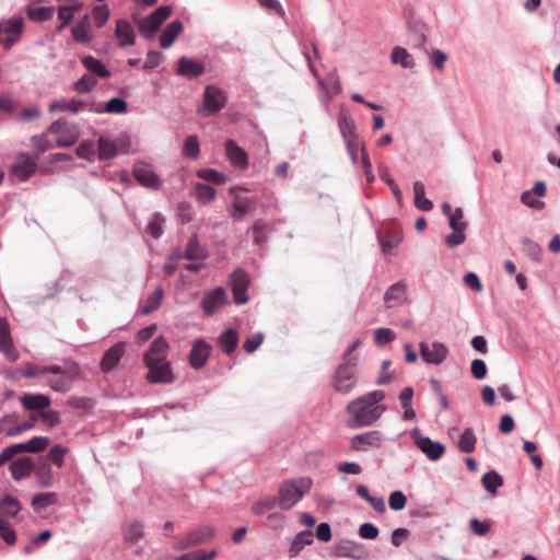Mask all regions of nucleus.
Instances as JSON below:
<instances>
[{"label":"nucleus","instance_id":"7","mask_svg":"<svg viewBox=\"0 0 560 560\" xmlns=\"http://www.w3.org/2000/svg\"><path fill=\"white\" fill-rule=\"evenodd\" d=\"M357 363L353 360H347L341 363L334 376V387L338 393H350L357 383Z\"/></svg>","mask_w":560,"mask_h":560},{"label":"nucleus","instance_id":"39","mask_svg":"<svg viewBox=\"0 0 560 560\" xmlns=\"http://www.w3.org/2000/svg\"><path fill=\"white\" fill-rule=\"evenodd\" d=\"M339 131L347 143V140L358 141L355 124L348 114H341L338 119Z\"/></svg>","mask_w":560,"mask_h":560},{"label":"nucleus","instance_id":"50","mask_svg":"<svg viewBox=\"0 0 560 560\" xmlns=\"http://www.w3.org/2000/svg\"><path fill=\"white\" fill-rule=\"evenodd\" d=\"M182 153L185 158L191 161H195L199 158L200 143L197 136L191 135L185 139Z\"/></svg>","mask_w":560,"mask_h":560},{"label":"nucleus","instance_id":"49","mask_svg":"<svg viewBox=\"0 0 560 560\" xmlns=\"http://www.w3.org/2000/svg\"><path fill=\"white\" fill-rule=\"evenodd\" d=\"M22 510V505L19 500L10 494H5L0 500V512L8 516H16Z\"/></svg>","mask_w":560,"mask_h":560},{"label":"nucleus","instance_id":"63","mask_svg":"<svg viewBox=\"0 0 560 560\" xmlns=\"http://www.w3.org/2000/svg\"><path fill=\"white\" fill-rule=\"evenodd\" d=\"M448 225L452 230H466L467 222L464 220V211L460 207L454 209V213L448 215Z\"/></svg>","mask_w":560,"mask_h":560},{"label":"nucleus","instance_id":"26","mask_svg":"<svg viewBox=\"0 0 560 560\" xmlns=\"http://www.w3.org/2000/svg\"><path fill=\"white\" fill-rule=\"evenodd\" d=\"M314 542V534L311 529H305L298 533L290 541L288 555L290 558H295L306 547Z\"/></svg>","mask_w":560,"mask_h":560},{"label":"nucleus","instance_id":"2","mask_svg":"<svg viewBox=\"0 0 560 560\" xmlns=\"http://www.w3.org/2000/svg\"><path fill=\"white\" fill-rule=\"evenodd\" d=\"M384 399L383 390H373L350 401L346 408L350 415L349 427L355 429L373 424L385 410L377 405Z\"/></svg>","mask_w":560,"mask_h":560},{"label":"nucleus","instance_id":"52","mask_svg":"<svg viewBox=\"0 0 560 560\" xmlns=\"http://www.w3.org/2000/svg\"><path fill=\"white\" fill-rule=\"evenodd\" d=\"M165 218L160 212H154L148 222L147 231L155 240L163 235Z\"/></svg>","mask_w":560,"mask_h":560},{"label":"nucleus","instance_id":"15","mask_svg":"<svg viewBox=\"0 0 560 560\" xmlns=\"http://www.w3.org/2000/svg\"><path fill=\"white\" fill-rule=\"evenodd\" d=\"M24 30V21L21 16H13L8 19L4 23H2V34L3 39L1 42L4 49H10L13 45H15L23 33Z\"/></svg>","mask_w":560,"mask_h":560},{"label":"nucleus","instance_id":"62","mask_svg":"<svg viewBox=\"0 0 560 560\" xmlns=\"http://www.w3.org/2000/svg\"><path fill=\"white\" fill-rule=\"evenodd\" d=\"M395 339V332L390 328H377L374 331V342L378 347L388 345Z\"/></svg>","mask_w":560,"mask_h":560},{"label":"nucleus","instance_id":"12","mask_svg":"<svg viewBox=\"0 0 560 560\" xmlns=\"http://www.w3.org/2000/svg\"><path fill=\"white\" fill-rule=\"evenodd\" d=\"M419 352L425 363L433 365L442 364L450 354L448 347L440 341H433L431 346L421 341L419 343Z\"/></svg>","mask_w":560,"mask_h":560},{"label":"nucleus","instance_id":"47","mask_svg":"<svg viewBox=\"0 0 560 560\" xmlns=\"http://www.w3.org/2000/svg\"><path fill=\"white\" fill-rule=\"evenodd\" d=\"M407 292V284L404 281H398L393 283L384 294L385 303H389L392 301L401 302Z\"/></svg>","mask_w":560,"mask_h":560},{"label":"nucleus","instance_id":"16","mask_svg":"<svg viewBox=\"0 0 560 560\" xmlns=\"http://www.w3.org/2000/svg\"><path fill=\"white\" fill-rule=\"evenodd\" d=\"M205 65L198 59L182 56L177 60L176 74L186 80H192L201 77L205 73Z\"/></svg>","mask_w":560,"mask_h":560},{"label":"nucleus","instance_id":"10","mask_svg":"<svg viewBox=\"0 0 560 560\" xmlns=\"http://www.w3.org/2000/svg\"><path fill=\"white\" fill-rule=\"evenodd\" d=\"M410 435L415 445L430 460L440 459L445 453V445L441 442L433 441L429 436H424L419 428L411 430Z\"/></svg>","mask_w":560,"mask_h":560},{"label":"nucleus","instance_id":"6","mask_svg":"<svg viewBox=\"0 0 560 560\" xmlns=\"http://www.w3.org/2000/svg\"><path fill=\"white\" fill-rule=\"evenodd\" d=\"M202 96V104L197 108L200 115H215L225 106L226 96L224 92L215 85H207Z\"/></svg>","mask_w":560,"mask_h":560},{"label":"nucleus","instance_id":"14","mask_svg":"<svg viewBox=\"0 0 560 560\" xmlns=\"http://www.w3.org/2000/svg\"><path fill=\"white\" fill-rule=\"evenodd\" d=\"M250 283L249 275L238 268L230 276V284L234 302L243 305L248 301L247 290Z\"/></svg>","mask_w":560,"mask_h":560},{"label":"nucleus","instance_id":"48","mask_svg":"<svg viewBox=\"0 0 560 560\" xmlns=\"http://www.w3.org/2000/svg\"><path fill=\"white\" fill-rule=\"evenodd\" d=\"M278 505L277 497H265L255 501L252 505V513L256 516L264 515L265 513L273 510Z\"/></svg>","mask_w":560,"mask_h":560},{"label":"nucleus","instance_id":"19","mask_svg":"<svg viewBox=\"0 0 560 560\" xmlns=\"http://www.w3.org/2000/svg\"><path fill=\"white\" fill-rule=\"evenodd\" d=\"M224 151L232 166L238 170H246L248 167V154L235 140H225Z\"/></svg>","mask_w":560,"mask_h":560},{"label":"nucleus","instance_id":"21","mask_svg":"<svg viewBox=\"0 0 560 560\" xmlns=\"http://www.w3.org/2000/svg\"><path fill=\"white\" fill-rule=\"evenodd\" d=\"M126 345L125 342H116L109 347L103 354L100 368L104 373L112 372L119 364L121 358L125 354Z\"/></svg>","mask_w":560,"mask_h":560},{"label":"nucleus","instance_id":"46","mask_svg":"<svg viewBox=\"0 0 560 560\" xmlns=\"http://www.w3.org/2000/svg\"><path fill=\"white\" fill-rule=\"evenodd\" d=\"M477 439L471 428H466L459 435L457 446L464 453H471L476 448Z\"/></svg>","mask_w":560,"mask_h":560},{"label":"nucleus","instance_id":"60","mask_svg":"<svg viewBox=\"0 0 560 560\" xmlns=\"http://www.w3.org/2000/svg\"><path fill=\"white\" fill-rule=\"evenodd\" d=\"M71 35L73 39L79 44H86L91 40V34L86 23H80L73 26L71 28Z\"/></svg>","mask_w":560,"mask_h":560},{"label":"nucleus","instance_id":"4","mask_svg":"<svg viewBox=\"0 0 560 560\" xmlns=\"http://www.w3.org/2000/svg\"><path fill=\"white\" fill-rule=\"evenodd\" d=\"M404 15L407 27V44L413 49L417 48L427 52L428 26L413 16L410 8L404 10Z\"/></svg>","mask_w":560,"mask_h":560},{"label":"nucleus","instance_id":"30","mask_svg":"<svg viewBox=\"0 0 560 560\" xmlns=\"http://www.w3.org/2000/svg\"><path fill=\"white\" fill-rule=\"evenodd\" d=\"M184 25L180 20L170 22L160 35V46L164 49L171 47L176 37L183 32Z\"/></svg>","mask_w":560,"mask_h":560},{"label":"nucleus","instance_id":"3","mask_svg":"<svg viewBox=\"0 0 560 560\" xmlns=\"http://www.w3.org/2000/svg\"><path fill=\"white\" fill-rule=\"evenodd\" d=\"M312 480L306 477L284 481L278 491V506L281 510H290L310 491Z\"/></svg>","mask_w":560,"mask_h":560},{"label":"nucleus","instance_id":"57","mask_svg":"<svg viewBox=\"0 0 560 560\" xmlns=\"http://www.w3.org/2000/svg\"><path fill=\"white\" fill-rule=\"evenodd\" d=\"M0 538L9 546H13L16 542V533L10 525V523L0 517Z\"/></svg>","mask_w":560,"mask_h":560},{"label":"nucleus","instance_id":"40","mask_svg":"<svg viewBox=\"0 0 560 560\" xmlns=\"http://www.w3.org/2000/svg\"><path fill=\"white\" fill-rule=\"evenodd\" d=\"M168 348V343L164 337L155 338L151 343L147 352L144 353V360H158L165 359V352Z\"/></svg>","mask_w":560,"mask_h":560},{"label":"nucleus","instance_id":"38","mask_svg":"<svg viewBox=\"0 0 560 560\" xmlns=\"http://www.w3.org/2000/svg\"><path fill=\"white\" fill-rule=\"evenodd\" d=\"M415 207L421 211H431L434 207L433 202L425 197V186L422 182L413 183Z\"/></svg>","mask_w":560,"mask_h":560},{"label":"nucleus","instance_id":"53","mask_svg":"<svg viewBox=\"0 0 560 560\" xmlns=\"http://www.w3.org/2000/svg\"><path fill=\"white\" fill-rule=\"evenodd\" d=\"M253 232L254 243L257 245H264L268 241V224L258 219L254 222L252 228L248 230Z\"/></svg>","mask_w":560,"mask_h":560},{"label":"nucleus","instance_id":"35","mask_svg":"<svg viewBox=\"0 0 560 560\" xmlns=\"http://www.w3.org/2000/svg\"><path fill=\"white\" fill-rule=\"evenodd\" d=\"M218 343L223 353L232 355L238 345V334L236 329L229 328L218 338Z\"/></svg>","mask_w":560,"mask_h":560},{"label":"nucleus","instance_id":"51","mask_svg":"<svg viewBox=\"0 0 560 560\" xmlns=\"http://www.w3.org/2000/svg\"><path fill=\"white\" fill-rule=\"evenodd\" d=\"M98 159L102 161L110 160L116 156L117 154V148L114 143V141L105 138L100 137L98 141Z\"/></svg>","mask_w":560,"mask_h":560},{"label":"nucleus","instance_id":"25","mask_svg":"<svg viewBox=\"0 0 560 560\" xmlns=\"http://www.w3.org/2000/svg\"><path fill=\"white\" fill-rule=\"evenodd\" d=\"M20 401L26 410H39V412L48 408L51 404V399L48 395L30 393L22 395Z\"/></svg>","mask_w":560,"mask_h":560},{"label":"nucleus","instance_id":"43","mask_svg":"<svg viewBox=\"0 0 560 560\" xmlns=\"http://www.w3.org/2000/svg\"><path fill=\"white\" fill-rule=\"evenodd\" d=\"M57 493L39 492L33 495L31 505L35 511L45 510L57 502Z\"/></svg>","mask_w":560,"mask_h":560},{"label":"nucleus","instance_id":"24","mask_svg":"<svg viewBox=\"0 0 560 560\" xmlns=\"http://www.w3.org/2000/svg\"><path fill=\"white\" fill-rule=\"evenodd\" d=\"M11 476L14 480L20 481L30 477L34 470V462L31 457L23 456L12 460L9 465Z\"/></svg>","mask_w":560,"mask_h":560},{"label":"nucleus","instance_id":"56","mask_svg":"<svg viewBox=\"0 0 560 560\" xmlns=\"http://www.w3.org/2000/svg\"><path fill=\"white\" fill-rule=\"evenodd\" d=\"M67 451V447L57 444L49 450L44 460H47L48 463L51 462L58 467H61L63 465Z\"/></svg>","mask_w":560,"mask_h":560},{"label":"nucleus","instance_id":"22","mask_svg":"<svg viewBox=\"0 0 560 560\" xmlns=\"http://www.w3.org/2000/svg\"><path fill=\"white\" fill-rule=\"evenodd\" d=\"M115 36L120 48L132 46L136 40L133 27L131 23L125 19H119L116 21Z\"/></svg>","mask_w":560,"mask_h":560},{"label":"nucleus","instance_id":"54","mask_svg":"<svg viewBox=\"0 0 560 560\" xmlns=\"http://www.w3.org/2000/svg\"><path fill=\"white\" fill-rule=\"evenodd\" d=\"M97 84L96 78L90 74H83L73 84L74 91L79 94L90 93Z\"/></svg>","mask_w":560,"mask_h":560},{"label":"nucleus","instance_id":"58","mask_svg":"<svg viewBox=\"0 0 560 560\" xmlns=\"http://www.w3.org/2000/svg\"><path fill=\"white\" fill-rule=\"evenodd\" d=\"M378 176L389 187L393 195L396 198H400L401 191H400L399 187L397 186V184L395 183V180L393 179V177L390 176L389 170L387 166L381 165L378 167Z\"/></svg>","mask_w":560,"mask_h":560},{"label":"nucleus","instance_id":"59","mask_svg":"<svg viewBox=\"0 0 560 560\" xmlns=\"http://www.w3.org/2000/svg\"><path fill=\"white\" fill-rule=\"evenodd\" d=\"M197 176L205 180L213 182L215 184H223L226 180V175L214 168L199 170Z\"/></svg>","mask_w":560,"mask_h":560},{"label":"nucleus","instance_id":"23","mask_svg":"<svg viewBox=\"0 0 560 560\" xmlns=\"http://www.w3.org/2000/svg\"><path fill=\"white\" fill-rule=\"evenodd\" d=\"M37 164L25 154H21L19 161L11 165L10 173L21 182L27 180L35 172Z\"/></svg>","mask_w":560,"mask_h":560},{"label":"nucleus","instance_id":"44","mask_svg":"<svg viewBox=\"0 0 560 560\" xmlns=\"http://www.w3.org/2000/svg\"><path fill=\"white\" fill-rule=\"evenodd\" d=\"M481 482L489 493H497V490L503 486V477L495 470H490L481 477Z\"/></svg>","mask_w":560,"mask_h":560},{"label":"nucleus","instance_id":"9","mask_svg":"<svg viewBox=\"0 0 560 560\" xmlns=\"http://www.w3.org/2000/svg\"><path fill=\"white\" fill-rule=\"evenodd\" d=\"M149 371L147 380L151 384H170L174 381L171 363L166 359L144 360Z\"/></svg>","mask_w":560,"mask_h":560},{"label":"nucleus","instance_id":"41","mask_svg":"<svg viewBox=\"0 0 560 560\" xmlns=\"http://www.w3.org/2000/svg\"><path fill=\"white\" fill-rule=\"evenodd\" d=\"M164 296V289L158 285L152 294L148 295L140 311L144 315H149L159 308Z\"/></svg>","mask_w":560,"mask_h":560},{"label":"nucleus","instance_id":"61","mask_svg":"<svg viewBox=\"0 0 560 560\" xmlns=\"http://www.w3.org/2000/svg\"><path fill=\"white\" fill-rule=\"evenodd\" d=\"M195 192L199 200L210 202L215 198V189L207 184L198 183L195 186Z\"/></svg>","mask_w":560,"mask_h":560},{"label":"nucleus","instance_id":"37","mask_svg":"<svg viewBox=\"0 0 560 560\" xmlns=\"http://www.w3.org/2000/svg\"><path fill=\"white\" fill-rule=\"evenodd\" d=\"M390 60L394 65H399L404 69H413L416 67L415 58L401 46H395L393 48Z\"/></svg>","mask_w":560,"mask_h":560},{"label":"nucleus","instance_id":"20","mask_svg":"<svg viewBox=\"0 0 560 560\" xmlns=\"http://www.w3.org/2000/svg\"><path fill=\"white\" fill-rule=\"evenodd\" d=\"M383 435L380 431H368L352 436L350 447L353 451H368L369 447H381Z\"/></svg>","mask_w":560,"mask_h":560},{"label":"nucleus","instance_id":"5","mask_svg":"<svg viewBox=\"0 0 560 560\" xmlns=\"http://www.w3.org/2000/svg\"><path fill=\"white\" fill-rule=\"evenodd\" d=\"M171 14V5H161L155 9L152 13L139 21L137 26L140 35L145 39L153 38L162 24L170 18Z\"/></svg>","mask_w":560,"mask_h":560},{"label":"nucleus","instance_id":"32","mask_svg":"<svg viewBox=\"0 0 560 560\" xmlns=\"http://www.w3.org/2000/svg\"><path fill=\"white\" fill-rule=\"evenodd\" d=\"M0 351L11 362H15L19 358L18 353L13 349L12 338L4 320L0 324Z\"/></svg>","mask_w":560,"mask_h":560},{"label":"nucleus","instance_id":"18","mask_svg":"<svg viewBox=\"0 0 560 560\" xmlns=\"http://www.w3.org/2000/svg\"><path fill=\"white\" fill-rule=\"evenodd\" d=\"M211 349V345L205 339H196L188 355L189 364L196 370L202 369L208 362Z\"/></svg>","mask_w":560,"mask_h":560},{"label":"nucleus","instance_id":"36","mask_svg":"<svg viewBox=\"0 0 560 560\" xmlns=\"http://www.w3.org/2000/svg\"><path fill=\"white\" fill-rule=\"evenodd\" d=\"M85 106L89 107V105L84 101L77 100V98H72L70 102L55 101L49 105V112L50 113L70 112L72 114H78Z\"/></svg>","mask_w":560,"mask_h":560},{"label":"nucleus","instance_id":"1","mask_svg":"<svg viewBox=\"0 0 560 560\" xmlns=\"http://www.w3.org/2000/svg\"><path fill=\"white\" fill-rule=\"evenodd\" d=\"M81 372L78 362L72 360H63L61 364H51L48 366H37L26 363L20 374L31 378L39 375H51L48 378L49 387L57 393H67L71 389L73 381Z\"/></svg>","mask_w":560,"mask_h":560},{"label":"nucleus","instance_id":"55","mask_svg":"<svg viewBox=\"0 0 560 560\" xmlns=\"http://www.w3.org/2000/svg\"><path fill=\"white\" fill-rule=\"evenodd\" d=\"M522 244H523V249L524 252L534 260V261H540V256H541V247L539 246L538 243H536L535 241L530 240L529 237H522L521 240Z\"/></svg>","mask_w":560,"mask_h":560},{"label":"nucleus","instance_id":"33","mask_svg":"<svg viewBox=\"0 0 560 560\" xmlns=\"http://www.w3.org/2000/svg\"><path fill=\"white\" fill-rule=\"evenodd\" d=\"M209 256V252L206 246L201 245L198 237L192 236L186 246L184 258L187 260H205Z\"/></svg>","mask_w":560,"mask_h":560},{"label":"nucleus","instance_id":"29","mask_svg":"<svg viewBox=\"0 0 560 560\" xmlns=\"http://www.w3.org/2000/svg\"><path fill=\"white\" fill-rule=\"evenodd\" d=\"M49 442L50 440L47 436H34L27 442L12 444V447L16 455L24 452L39 453L48 446Z\"/></svg>","mask_w":560,"mask_h":560},{"label":"nucleus","instance_id":"11","mask_svg":"<svg viewBox=\"0 0 560 560\" xmlns=\"http://www.w3.org/2000/svg\"><path fill=\"white\" fill-rule=\"evenodd\" d=\"M334 557L349 558L353 560H366L369 552L362 542L343 539L337 542L334 547Z\"/></svg>","mask_w":560,"mask_h":560},{"label":"nucleus","instance_id":"28","mask_svg":"<svg viewBox=\"0 0 560 560\" xmlns=\"http://www.w3.org/2000/svg\"><path fill=\"white\" fill-rule=\"evenodd\" d=\"M81 63L91 74L98 79H108L110 77V71L105 63L92 55L83 56Z\"/></svg>","mask_w":560,"mask_h":560},{"label":"nucleus","instance_id":"45","mask_svg":"<svg viewBox=\"0 0 560 560\" xmlns=\"http://www.w3.org/2000/svg\"><path fill=\"white\" fill-rule=\"evenodd\" d=\"M377 240L383 252H388L399 246L402 236L399 232H388L386 234L377 233Z\"/></svg>","mask_w":560,"mask_h":560},{"label":"nucleus","instance_id":"34","mask_svg":"<svg viewBox=\"0 0 560 560\" xmlns=\"http://www.w3.org/2000/svg\"><path fill=\"white\" fill-rule=\"evenodd\" d=\"M80 138V129L75 124H67L59 136L56 139V144L59 148H70L72 147Z\"/></svg>","mask_w":560,"mask_h":560},{"label":"nucleus","instance_id":"27","mask_svg":"<svg viewBox=\"0 0 560 560\" xmlns=\"http://www.w3.org/2000/svg\"><path fill=\"white\" fill-rule=\"evenodd\" d=\"M128 109L127 102L121 97H113L108 100L103 107L95 106L94 103L89 104V110L96 114H125Z\"/></svg>","mask_w":560,"mask_h":560},{"label":"nucleus","instance_id":"13","mask_svg":"<svg viewBox=\"0 0 560 560\" xmlns=\"http://www.w3.org/2000/svg\"><path fill=\"white\" fill-rule=\"evenodd\" d=\"M132 176L141 186L149 189H159L162 185L159 175L154 172L151 164L143 161L135 163Z\"/></svg>","mask_w":560,"mask_h":560},{"label":"nucleus","instance_id":"17","mask_svg":"<svg viewBox=\"0 0 560 560\" xmlns=\"http://www.w3.org/2000/svg\"><path fill=\"white\" fill-rule=\"evenodd\" d=\"M229 303L225 290L222 287H217L207 292L201 300V308L206 315H213L217 311Z\"/></svg>","mask_w":560,"mask_h":560},{"label":"nucleus","instance_id":"42","mask_svg":"<svg viewBox=\"0 0 560 560\" xmlns=\"http://www.w3.org/2000/svg\"><path fill=\"white\" fill-rule=\"evenodd\" d=\"M25 12L30 20L42 23L52 18L55 9L52 7L27 5Z\"/></svg>","mask_w":560,"mask_h":560},{"label":"nucleus","instance_id":"64","mask_svg":"<svg viewBox=\"0 0 560 560\" xmlns=\"http://www.w3.org/2000/svg\"><path fill=\"white\" fill-rule=\"evenodd\" d=\"M143 527L144 525L141 522L131 523L125 533V540L130 542L138 541L144 535Z\"/></svg>","mask_w":560,"mask_h":560},{"label":"nucleus","instance_id":"8","mask_svg":"<svg viewBox=\"0 0 560 560\" xmlns=\"http://www.w3.org/2000/svg\"><path fill=\"white\" fill-rule=\"evenodd\" d=\"M214 535V529L212 526L202 525L199 526L189 533H187L184 537L176 540L173 544L174 550H187L194 548L196 546L208 542L212 539Z\"/></svg>","mask_w":560,"mask_h":560},{"label":"nucleus","instance_id":"31","mask_svg":"<svg viewBox=\"0 0 560 560\" xmlns=\"http://www.w3.org/2000/svg\"><path fill=\"white\" fill-rule=\"evenodd\" d=\"M33 474L40 488H49L52 486V469L47 460L34 463Z\"/></svg>","mask_w":560,"mask_h":560}]
</instances>
